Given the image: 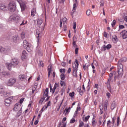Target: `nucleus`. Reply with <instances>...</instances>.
<instances>
[{
	"label": "nucleus",
	"mask_w": 127,
	"mask_h": 127,
	"mask_svg": "<svg viewBox=\"0 0 127 127\" xmlns=\"http://www.w3.org/2000/svg\"><path fill=\"white\" fill-rule=\"evenodd\" d=\"M67 126V123L64 122L60 123L59 125L58 126V127H66Z\"/></svg>",
	"instance_id": "obj_26"
},
{
	"label": "nucleus",
	"mask_w": 127,
	"mask_h": 127,
	"mask_svg": "<svg viewBox=\"0 0 127 127\" xmlns=\"http://www.w3.org/2000/svg\"><path fill=\"white\" fill-rule=\"evenodd\" d=\"M48 93H49L48 88H47L43 94V98H41L39 101L40 104H42V103H43V102L44 101V100H45V101H48V100H49L50 97L48 96Z\"/></svg>",
	"instance_id": "obj_3"
},
{
	"label": "nucleus",
	"mask_w": 127,
	"mask_h": 127,
	"mask_svg": "<svg viewBox=\"0 0 127 127\" xmlns=\"http://www.w3.org/2000/svg\"><path fill=\"white\" fill-rule=\"evenodd\" d=\"M7 8L9 11L14 12L16 9V3L14 1L10 2L7 5Z\"/></svg>",
	"instance_id": "obj_4"
},
{
	"label": "nucleus",
	"mask_w": 127,
	"mask_h": 127,
	"mask_svg": "<svg viewBox=\"0 0 127 127\" xmlns=\"http://www.w3.org/2000/svg\"><path fill=\"white\" fill-rule=\"evenodd\" d=\"M12 39H13V42H14L15 43H16V42H17V40L19 39V37L18 36H15L12 37Z\"/></svg>",
	"instance_id": "obj_29"
},
{
	"label": "nucleus",
	"mask_w": 127,
	"mask_h": 127,
	"mask_svg": "<svg viewBox=\"0 0 127 127\" xmlns=\"http://www.w3.org/2000/svg\"><path fill=\"white\" fill-rule=\"evenodd\" d=\"M124 20H125V21L127 22V13H125L124 14Z\"/></svg>",
	"instance_id": "obj_54"
},
{
	"label": "nucleus",
	"mask_w": 127,
	"mask_h": 127,
	"mask_svg": "<svg viewBox=\"0 0 127 127\" xmlns=\"http://www.w3.org/2000/svg\"><path fill=\"white\" fill-rule=\"evenodd\" d=\"M36 38H37V42L38 43H39L40 42V40H41V37L39 36V34H38L36 36Z\"/></svg>",
	"instance_id": "obj_36"
},
{
	"label": "nucleus",
	"mask_w": 127,
	"mask_h": 127,
	"mask_svg": "<svg viewBox=\"0 0 127 127\" xmlns=\"http://www.w3.org/2000/svg\"><path fill=\"white\" fill-rule=\"evenodd\" d=\"M73 73L72 75L73 77H75V78H77L78 77V75H77V71H78V68L77 69H75L74 68H73Z\"/></svg>",
	"instance_id": "obj_25"
},
{
	"label": "nucleus",
	"mask_w": 127,
	"mask_h": 127,
	"mask_svg": "<svg viewBox=\"0 0 127 127\" xmlns=\"http://www.w3.org/2000/svg\"><path fill=\"white\" fill-rule=\"evenodd\" d=\"M69 97H74L75 96V92H72V93H69Z\"/></svg>",
	"instance_id": "obj_51"
},
{
	"label": "nucleus",
	"mask_w": 127,
	"mask_h": 127,
	"mask_svg": "<svg viewBox=\"0 0 127 127\" xmlns=\"http://www.w3.org/2000/svg\"><path fill=\"white\" fill-rule=\"evenodd\" d=\"M23 47L24 48H26L28 52H30V50H29V44L26 40L23 41Z\"/></svg>",
	"instance_id": "obj_10"
},
{
	"label": "nucleus",
	"mask_w": 127,
	"mask_h": 127,
	"mask_svg": "<svg viewBox=\"0 0 127 127\" xmlns=\"http://www.w3.org/2000/svg\"><path fill=\"white\" fill-rule=\"evenodd\" d=\"M120 122H121V119L120 118V117H118L117 118V124H116L117 127H119V126H120Z\"/></svg>",
	"instance_id": "obj_42"
},
{
	"label": "nucleus",
	"mask_w": 127,
	"mask_h": 127,
	"mask_svg": "<svg viewBox=\"0 0 127 127\" xmlns=\"http://www.w3.org/2000/svg\"><path fill=\"white\" fill-rule=\"evenodd\" d=\"M77 91L79 94H83V93H84L83 91L82 90V87L81 86L77 88Z\"/></svg>",
	"instance_id": "obj_37"
},
{
	"label": "nucleus",
	"mask_w": 127,
	"mask_h": 127,
	"mask_svg": "<svg viewBox=\"0 0 127 127\" xmlns=\"http://www.w3.org/2000/svg\"><path fill=\"white\" fill-rule=\"evenodd\" d=\"M78 117V112L75 111L73 115V118H77Z\"/></svg>",
	"instance_id": "obj_50"
},
{
	"label": "nucleus",
	"mask_w": 127,
	"mask_h": 127,
	"mask_svg": "<svg viewBox=\"0 0 127 127\" xmlns=\"http://www.w3.org/2000/svg\"><path fill=\"white\" fill-rule=\"evenodd\" d=\"M76 112H79V111H81V107L78 105L77 108H76Z\"/></svg>",
	"instance_id": "obj_62"
},
{
	"label": "nucleus",
	"mask_w": 127,
	"mask_h": 127,
	"mask_svg": "<svg viewBox=\"0 0 127 127\" xmlns=\"http://www.w3.org/2000/svg\"><path fill=\"white\" fill-rule=\"evenodd\" d=\"M23 102H24V98H21L20 99V104H22V103H23Z\"/></svg>",
	"instance_id": "obj_58"
},
{
	"label": "nucleus",
	"mask_w": 127,
	"mask_h": 127,
	"mask_svg": "<svg viewBox=\"0 0 127 127\" xmlns=\"http://www.w3.org/2000/svg\"><path fill=\"white\" fill-rule=\"evenodd\" d=\"M1 75H3L4 77H6L7 76H10V72L9 71L3 70V71L0 72Z\"/></svg>",
	"instance_id": "obj_17"
},
{
	"label": "nucleus",
	"mask_w": 127,
	"mask_h": 127,
	"mask_svg": "<svg viewBox=\"0 0 127 127\" xmlns=\"http://www.w3.org/2000/svg\"><path fill=\"white\" fill-rule=\"evenodd\" d=\"M43 22V21H42V20L38 19L37 22V25L40 26V25H41V24H42Z\"/></svg>",
	"instance_id": "obj_38"
},
{
	"label": "nucleus",
	"mask_w": 127,
	"mask_h": 127,
	"mask_svg": "<svg viewBox=\"0 0 127 127\" xmlns=\"http://www.w3.org/2000/svg\"><path fill=\"white\" fill-rule=\"evenodd\" d=\"M17 2L19 3L21 9L22 11H24L25 10V8L26 7V4L25 3V2H23L21 0H16Z\"/></svg>",
	"instance_id": "obj_6"
},
{
	"label": "nucleus",
	"mask_w": 127,
	"mask_h": 127,
	"mask_svg": "<svg viewBox=\"0 0 127 127\" xmlns=\"http://www.w3.org/2000/svg\"><path fill=\"white\" fill-rule=\"evenodd\" d=\"M9 21H14L16 24L19 25L20 26L22 25H24L27 23V21H25L22 18L17 16V15H12L9 17L8 19Z\"/></svg>",
	"instance_id": "obj_1"
},
{
	"label": "nucleus",
	"mask_w": 127,
	"mask_h": 127,
	"mask_svg": "<svg viewBox=\"0 0 127 127\" xmlns=\"http://www.w3.org/2000/svg\"><path fill=\"white\" fill-rule=\"evenodd\" d=\"M60 72L61 73H65V72H66V69L65 68H61L60 69Z\"/></svg>",
	"instance_id": "obj_49"
},
{
	"label": "nucleus",
	"mask_w": 127,
	"mask_h": 127,
	"mask_svg": "<svg viewBox=\"0 0 127 127\" xmlns=\"http://www.w3.org/2000/svg\"><path fill=\"white\" fill-rule=\"evenodd\" d=\"M27 56H28V54L26 53V51H23L22 53L21 59L22 60H24L27 58Z\"/></svg>",
	"instance_id": "obj_15"
},
{
	"label": "nucleus",
	"mask_w": 127,
	"mask_h": 127,
	"mask_svg": "<svg viewBox=\"0 0 127 127\" xmlns=\"http://www.w3.org/2000/svg\"><path fill=\"white\" fill-rule=\"evenodd\" d=\"M0 94H3V95L6 97L7 96V92H4V90L3 89V87L2 86H0Z\"/></svg>",
	"instance_id": "obj_16"
},
{
	"label": "nucleus",
	"mask_w": 127,
	"mask_h": 127,
	"mask_svg": "<svg viewBox=\"0 0 127 127\" xmlns=\"http://www.w3.org/2000/svg\"><path fill=\"white\" fill-rule=\"evenodd\" d=\"M118 73L119 76L122 77L123 75H124V70H123V69H118Z\"/></svg>",
	"instance_id": "obj_27"
},
{
	"label": "nucleus",
	"mask_w": 127,
	"mask_h": 127,
	"mask_svg": "<svg viewBox=\"0 0 127 127\" xmlns=\"http://www.w3.org/2000/svg\"><path fill=\"white\" fill-rule=\"evenodd\" d=\"M21 114H22V108H21L20 110L18 111L16 114V117L18 118L21 116Z\"/></svg>",
	"instance_id": "obj_30"
},
{
	"label": "nucleus",
	"mask_w": 127,
	"mask_h": 127,
	"mask_svg": "<svg viewBox=\"0 0 127 127\" xmlns=\"http://www.w3.org/2000/svg\"><path fill=\"white\" fill-rule=\"evenodd\" d=\"M123 68H124V65H123V64L118 63V69H123Z\"/></svg>",
	"instance_id": "obj_34"
},
{
	"label": "nucleus",
	"mask_w": 127,
	"mask_h": 127,
	"mask_svg": "<svg viewBox=\"0 0 127 127\" xmlns=\"http://www.w3.org/2000/svg\"><path fill=\"white\" fill-rule=\"evenodd\" d=\"M96 125V116H93L92 120V126H95Z\"/></svg>",
	"instance_id": "obj_33"
},
{
	"label": "nucleus",
	"mask_w": 127,
	"mask_h": 127,
	"mask_svg": "<svg viewBox=\"0 0 127 127\" xmlns=\"http://www.w3.org/2000/svg\"><path fill=\"white\" fill-rule=\"evenodd\" d=\"M46 109V108H45V106H44V107H43L42 108V109L41 110V111H40V113H41V114H42V113L43 112V111Z\"/></svg>",
	"instance_id": "obj_57"
},
{
	"label": "nucleus",
	"mask_w": 127,
	"mask_h": 127,
	"mask_svg": "<svg viewBox=\"0 0 127 127\" xmlns=\"http://www.w3.org/2000/svg\"><path fill=\"white\" fill-rule=\"evenodd\" d=\"M9 49H5L1 46H0V52L1 53H8Z\"/></svg>",
	"instance_id": "obj_14"
},
{
	"label": "nucleus",
	"mask_w": 127,
	"mask_h": 127,
	"mask_svg": "<svg viewBox=\"0 0 127 127\" xmlns=\"http://www.w3.org/2000/svg\"><path fill=\"white\" fill-rule=\"evenodd\" d=\"M120 35L122 36L123 39H127V31L123 30L121 33Z\"/></svg>",
	"instance_id": "obj_12"
},
{
	"label": "nucleus",
	"mask_w": 127,
	"mask_h": 127,
	"mask_svg": "<svg viewBox=\"0 0 127 127\" xmlns=\"http://www.w3.org/2000/svg\"><path fill=\"white\" fill-rule=\"evenodd\" d=\"M89 67H90V64H83V69L84 71H86L87 70H89Z\"/></svg>",
	"instance_id": "obj_20"
},
{
	"label": "nucleus",
	"mask_w": 127,
	"mask_h": 127,
	"mask_svg": "<svg viewBox=\"0 0 127 127\" xmlns=\"http://www.w3.org/2000/svg\"><path fill=\"white\" fill-rule=\"evenodd\" d=\"M76 39V37H73V38L72 44H73V47L74 48H77V44H76V40H75Z\"/></svg>",
	"instance_id": "obj_28"
},
{
	"label": "nucleus",
	"mask_w": 127,
	"mask_h": 127,
	"mask_svg": "<svg viewBox=\"0 0 127 127\" xmlns=\"http://www.w3.org/2000/svg\"><path fill=\"white\" fill-rule=\"evenodd\" d=\"M112 41L113 43H117L118 41H119V39H118V36L116 35H114L112 36Z\"/></svg>",
	"instance_id": "obj_18"
},
{
	"label": "nucleus",
	"mask_w": 127,
	"mask_h": 127,
	"mask_svg": "<svg viewBox=\"0 0 127 127\" xmlns=\"http://www.w3.org/2000/svg\"><path fill=\"white\" fill-rule=\"evenodd\" d=\"M76 9H77V4H76V3H74L73 4V6L72 8L73 12H75V11H76Z\"/></svg>",
	"instance_id": "obj_35"
},
{
	"label": "nucleus",
	"mask_w": 127,
	"mask_h": 127,
	"mask_svg": "<svg viewBox=\"0 0 127 127\" xmlns=\"http://www.w3.org/2000/svg\"><path fill=\"white\" fill-rule=\"evenodd\" d=\"M15 83H16V78L13 77L10 78L7 82V86H13Z\"/></svg>",
	"instance_id": "obj_7"
},
{
	"label": "nucleus",
	"mask_w": 127,
	"mask_h": 127,
	"mask_svg": "<svg viewBox=\"0 0 127 127\" xmlns=\"http://www.w3.org/2000/svg\"><path fill=\"white\" fill-rule=\"evenodd\" d=\"M78 51H79V48H75V53L78 54Z\"/></svg>",
	"instance_id": "obj_64"
},
{
	"label": "nucleus",
	"mask_w": 127,
	"mask_h": 127,
	"mask_svg": "<svg viewBox=\"0 0 127 127\" xmlns=\"http://www.w3.org/2000/svg\"><path fill=\"white\" fill-rule=\"evenodd\" d=\"M6 9V6L4 5L3 4H0V9H1V10H4Z\"/></svg>",
	"instance_id": "obj_31"
},
{
	"label": "nucleus",
	"mask_w": 127,
	"mask_h": 127,
	"mask_svg": "<svg viewBox=\"0 0 127 127\" xmlns=\"http://www.w3.org/2000/svg\"><path fill=\"white\" fill-rule=\"evenodd\" d=\"M21 37L22 39H24V38L25 37V34H24V32H22L21 34Z\"/></svg>",
	"instance_id": "obj_53"
},
{
	"label": "nucleus",
	"mask_w": 127,
	"mask_h": 127,
	"mask_svg": "<svg viewBox=\"0 0 127 127\" xmlns=\"http://www.w3.org/2000/svg\"><path fill=\"white\" fill-rule=\"evenodd\" d=\"M18 64V61H17V59H13L11 62L9 63H6L5 64V66L6 67L7 69L9 70V71H11V67H15L16 65Z\"/></svg>",
	"instance_id": "obj_2"
},
{
	"label": "nucleus",
	"mask_w": 127,
	"mask_h": 127,
	"mask_svg": "<svg viewBox=\"0 0 127 127\" xmlns=\"http://www.w3.org/2000/svg\"><path fill=\"white\" fill-rule=\"evenodd\" d=\"M70 110H71V108H70V107L67 109V108L65 109V110L64 111V113H65V112H66L64 114L65 116H66V115H68L69 114V112H70Z\"/></svg>",
	"instance_id": "obj_32"
},
{
	"label": "nucleus",
	"mask_w": 127,
	"mask_h": 127,
	"mask_svg": "<svg viewBox=\"0 0 127 127\" xmlns=\"http://www.w3.org/2000/svg\"><path fill=\"white\" fill-rule=\"evenodd\" d=\"M100 115H103V114H104V111H103V108H100Z\"/></svg>",
	"instance_id": "obj_61"
},
{
	"label": "nucleus",
	"mask_w": 127,
	"mask_h": 127,
	"mask_svg": "<svg viewBox=\"0 0 127 127\" xmlns=\"http://www.w3.org/2000/svg\"><path fill=\"white\" fill-rule=\"evenodd\" d=\"M125 28V26L123 25H119V30H121V29H124Z\"/></svg>",
	"instance_id": "obj_52"
},
{
	"label": "nucleus",
	"mask_w": 127,
	"mask_h": 127,
	"mask_svg": "<svg viewBox=\"0 0 127 127\" xmlns=\"http://www.w3.org/2000/svg\"><path fill=\"white\" fill-rule=\"evenodd\" d=\"M116 120H117V118L116 117H113L112 118V121L111 120H108L107 122V127H113L115 126V123H116Z\"/></svg>",
	"instance_id": "obj_5"
},
{
	"label": "nucleus",
	"mask_w": 127,
	"mask_h": 127,
	"mask_svg": "<svg viewBox=\"0 0 127 127\" xmlns=\"http://www.w3.org/2000/svg\"><path fill=\"white\" fill-rule=\"evenodd\" d=\"M63 21L64 22L63 24H65V23L66 22V21H67V18L66 17L64 18L63 19Z\"/></svg>",
	"instance_id": "obj_63"
},
{
	"label": "nucleus",
	"mask_w": 127,
	"mask_h": 127,
	"mask_svg": "<svg viewBox=\"0 0 127 127\" xmlns=\"http://www.w3.org/2000/svg\"><path fill=\"white\" fill-rule=\"evenodd\" d=\"M20 109H22V108L21 107V104L17 103L14 105L13 111H14V112H18V111H19Z\"/></svg>",
	"instance_id": "obj_11"
},
{
	"label": "nucleus",
	"mask_w": 127,
	"mask_h": 127,
	"mask_svg": "<svg viewBox=\"0 0 127 127\" xmlns=\"http://www.w3.org/2000/svg\"><path fill=\"white\" fill-rule=\"evenodd\" d=\"M90 115H88L86 117V115H84L82 116V120L85 122V123H87L88 121H89V119H90Z\"/></svg>",
	"instance_id": "obj_19"
},
{
	"label": "nucleus",
	"mask_w": 127,
	"mask_h": 127,
	"mask_svg": "<svg viewBox=\"0 0 127 127\" xmlns=\"http://www.w3.org/2000/svg\"><path fill=\"white\" fill-rule=\"evenodd\" d=\"M107 108H108V102H106L104 103V111H107Z\"/></svg>",
	"instance_id": "obj_39"
},
{
	"label": "nucleus",
	"mask_w": 127,
	"mask_h": 127,
	"mask_svg": "<svg viewBox=\"0 0 127 127\" xmlns=\"http://www.w3.org/2000/svg\"><path fill=\"white\" fill-rule=\"evenodd\" d=\"M112 48V45L111 44H108L107 46L106 45H103L101 47V50L102 51H106L107 49V50H110V49Z\"/></svg>",
	"instance_id": "obj_9"
},
{
	"label": "nucleus",
	"mask_w": 127,
	"mask_h": 127,
	"mask_svg": "<svg viewBox=\"0 0 127 127\" xmlns=\"http://www.w3.org/2000/svg\"><path fill=\"white\" fill-rule=\"evenodd\" d=\"M35 14H36V9L33 8L31 10V15L33 17V16H35Z\"/></svg>",
	"instance_id": "obj_24"
},
{
	"label": "nucleus",
	"mask_w": 127,
	"mask_h": 127,
	"mask_svg": "<svg viewBox=\"0 0 127 127\" xmlns=\"http://www.w3.org/2000/svg\"><path fill=\"white\" fill-rule=\"evenodd\" d=\"M106 96L107 97H108V99H110V98H111V93H110L109 92H107L106 93Z\"/></svg>",
	"instance_id": "obj_60"
},
{
	"label": "nucleus",
	"mask_w": 127,
	"mask_h": 127,
	"mask_svg": "<svg viewBox=\"0 0 127 127\" xmlns=\"http://www.w3.org/2000/svg\"><path fill=\"white\" fill-rule=\"evenodd\" d=\"M65 84V82H64V81L61 80V87H63V86H64Z\"/></svg>",
	"instance_id": "obj_56"
},
{
	"label": "nucleus",
	"mask_w": 127,
	"mask_h": 127,
	"mask_svg": "<svg viewBox=\"0 0 127 127\" xmlns=\"http://www.w3.org/2000/svg\"><path fill=\"white\" fill-rule=\"evenodd\" d=\"M63 27H64V31H67V26L63 24Z\"/></svg>",
	"instance_id": "obj_55"
},
{
	"label": "nucleus",
	"mask_w": 127,
	"mask_h": 127,
	"mask_svg": "<svg viewBox=\"0 0 127 127\" xmlns=\"http://www.w3.org/2000/svg\"><path fill=\"white\" fill-rule=\"evenodd\" d=\"M86 14L89 16V15H91L92 14V11L91 10H87L86 11Z\"/></svg>",
	"instance_id": "obj_45"
},
{
	"label": "nucleus",
	"mask_w": 127,
	"mask_h": 127,
	"mask_svg": "<svg viewBox=\"0 0 127 127\" xmlns=\"http://www.w3.org/2000/svg\"><path fill=\"white\" fill-rule=\"evenodd\" d=\"M79 67V61L78 60L75 59L74 61V63L72 65V68H74L75 70H77Z\"/></svg>",
	"instance_id": "obj_13"
},
{
	"label": "nucleus",
	"mask_w": 127,
	"mask_h": 127,
	"mask_svg": "<svg viewBox=\"0 0 127 127\" xmlns=\"http://www.w3.org/2000/svg\"><path fill=\"white\" fill-rule=\"evenodd\" d=\"M61 80H65V74H64V73L61 74Z\"/></svg>",
	"instance_id": "obj_47"
},
{
	"label": "nucleus",
	"mask_w": 127,
	"mask_h": 127,
	"mask_svg": "<svg viewBox=\"0 0 127 127\" xmlns=\"http://www.w3.org/2000/svg\"><path fill=\"white\" fill-rule=\"evenodd\" d=\"M76 22L73 23V29H74V30H76Z\"/></svg>",
	"instance_id": "obj_59"
},
{
	"label": "nucleus",
	"mask_w": 127,
	"mask_h": 127,
	"mask_svg": "<svg viewBox=\"0 0 127 127\" xmlns=\"http://www.w3.org/2000/svg\"><path fill=\"white\" fill-rule=\"evenodd\" d=\"M57 88V85H56H56H54L53 89H52V93L54 94V93L55 92V89Z\"/></svg>",
	"instance_id": "obj_46"
},
{
	"label": "nucleus",
	"mask_w": 127,
	"mask_h": 127,
	"mask_svg": "<svg viewBox=\"0 0 127 127\" xmlns=\"http://www.w3.org/2000/svg\"><path fill=\"white\" fill-rule=\"evenodd\" d=\"M125 62H127V58L126 57L122 58L118 62L119 63H121V64H123V63H125Z\"/></svg>",
	"instance_id": "obj_23"
},
{
	"label": "nucleus",
	"mask_w": 127,
	"mask_h": 127,
	"mask_svg": "<svg viewBox=\"0 0 127 127\" xmlns=\"http://www.w3.org/2000/svg\"><path fill=\"white\" fill-rule=\"evenodd\" d=\"M116 23H117V21L116 20H114L111 23L112 27H115V25H116Z\"/></svg>",
	"instance_id": "obj_44"
},
{
	"label": "nucleus",
	"mask_w": 127,
	"mask_h": 127,
	"mask_svg": "<svg viewBox=\"0 0 127 127\" xmlns=\"http://www.w3.org/2000/svg\"><path fill=\"white\" fill-rule=\"evenodd\" d=\"M18 78L21 80V81H24L25 80H26V76L24 74H20L19 75Z\"/></svg>",
	"instance_id": "obj_21"
},
{
	"label": "nucleus",
	"mask_w": 127,
	"mask_h": 127,
	"mask_svg": "<svg viewBox=\"0 0 127 127\" xmlns=\"http://www.w3.org/2000/svg\"><path fill=\"white\" fill-rule=\"evenodd\" d=\"M51 106V101H49L47 104V106H45V109H47L48 107H50Z\"/></svg>",
	"instance_id": "obj_48"
},
{
	"label": "nucleus",
	"mask_w": 127,
	"mask_h": 127,
	"mask_svg": "<svg viewBox=\"0 0 127 127\" xmlns=\"http://www.w3.org/2000/svg\"><path fill=\"white\" fill-rule=\"evenodd\" d=\"M79 125L78 127H84V122L83 121H79Z\"/></svg>",
	"instance_id": "obj_43"
},
{
	"label": "nucleus",
	"mask_w": 127,
	"mask_h": 127,
	"mask_svg": "<svg viewBox=\"0 0 127 127\" xmlns=\"http://www.w3.org/2000/svg\"><path fill=\"white\" fill-rule=\"evenodd\" d=\"M76 120H75V117H73L70 121V124H74L75 123Z\"/></svg>",
	"instance_id": "obj_41"
},
{
	"label": "nucleus",
	"mask_w": 127,
	"mask_h": 127,
	"mask_svg": "<svg viewBox=\"0 0 127 127\" xmlns=\"http://www.w3.org/2000/svg\"><path fill=\"white\" fill-rule=\"evenodd\" d=\"M13 98V97H10L5 99V105H6V107H9V106H10V104H11V101H12Z\"/></svg>",
	"instance_id": "obj_8"
},
{
	"label": "nucleus",
	"mask_w": 127,
	"mask_h": 127,
	"mask_svg": "<svg viewBox=\"0 0 127 127\" xmlns=\"http://www.w3.org/2000/svg\"><path fill=\"white\" fill-rule=\"evenodd\" d=\"M52 70V66L51 65H49L48 66V77H50V74H51V71Z\"/></svg>",
	"instance_id": "obj_22"
},
{
	"label": "nucleus",
	"mask_w": 127,
	"mask_h": 127,
	"mask_svg": "<svg viewBox=\"0 0 127 127\" xmlns=\"http://www.w3.org/2000/svg\"><path fill=\"white\" fill-rule=\"evenodd\" d=\"M107 87L109 92L111 91V84H110V82H107Z\"/></svg>",
	"instance_id": "obj_40"
}]
</instances>
